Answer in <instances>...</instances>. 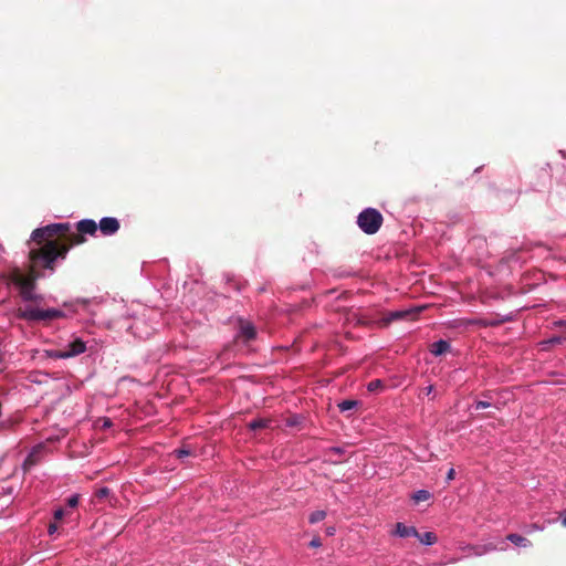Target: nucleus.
Wrapping results in <instances>:
<instances>
[{
	"instance_id": "f257e3e1",
	"label": "nucleus",
	"mask_w": 566,
	"mask_h": 566,
	"mask_svg": "<svg viewBox=\"0 0 566 566\" xmlns=\"http://www.w3.org/2000/svg\"><path fill=\"white\" fill-rule=\"evenodd\" d=\"M36 279L35 269L31 264L27 270L19 265H12L8 271L0 273V281L8 286L17 287L22 301L29 303L18 308L17 317L29 323H49L67 317V313L60 308H41L31 304H41L44 300L42 294L35 292Z\"/></svg>"
},
{
	"instance_id": "f03ea898",
	"label": "nucleus",
	"mask_w": 566,
	"mask_h": 566,
	"mask_svg": "<svg viewBox=\"0 0 566 566\" xmlns=\"http://www.w3.org/2000/svg\"><path fill=\"white\" fill-rule=\"evenodd\" d=\"M69 229V223H51L45 227L35 229L31 234V240L41 244L45 241L41 249L30 248L29 259L31 262H42L44 268L53 269V263L59 259H64L67 253V248L60 247L56 241L50 238L56 235L59 232Z\"/></svg>"
},
{
	"instance_id": "7ed1b4c3",
	"label": "nucleus",
	"mask_w": 566,
	"mask_h": 566,
	"mask_svg": "<svg viewBox=\"0 0 566 566\" xmlns=\"http://www.w3.org/2000/svg\"><path fill=\"white\" fill-rule=\"evenodd\" d=\"M381 213L374 208L364 209L357 217L359 229L366 234H375L382 224Z\"/></svg>"
},
{
	"instance_id": "20e7f679",
	"label": "nucleus",
	"mask_w": 566,
	"mask_h": 566,
	"mask_svg": "<svg viewBox=\"0 0 566 566\" xmlns=\"http://www.w3.org/2000/svg\"><path fill=\"white\" fill-rule=\"evenodd\" d=\"M127 329L137 338L145 339L148 338L153 332L156 329L155 326L148 325L140 318L134 319L133 324H130Z\"/></svg>"
},
{
	"instance_id": "39448f33",
	"label": "nucleus",
	"mask_w": 566,
	"mask_h": 566,
	"mask_svg": "<svg viewBox=\"0 0 566 566\" xmlns=\"http://www.w3.org/2000/svg\"><path fill=\"white\" fill-rule=\"evenodd\" d=\"M67 358L76 357L86 352V342L81 337L72 336V339L64 346Z\"/></svg>"
},
{
	"instance_id": "423d86ee",
	"label": "nucleus",
	"mask_w": 566,
	"mask_h": 566,
	"mask_svg": "<svg viewBox=\"0 0 566 566\" xmlns=\"http://www.w3.org/2000/svg\"><path fill=\"white\" fill-rule=\"evenodd\" d=\"M104 235H113L119 230V221L114 217H104L97 224Z\"/></svg>"
},
{
	"instance_id": "0eeeda50",
	"label": "nucleus",
	"mask_w": 566,
	"mask_h": 566,
	"mask_svg": "<svg viewBox=\"0 0 566 566\" xmlns=\"http://www.w3.org/2000/svg\"><path fill=\"white\" fill-rule=\"evenodd\" d=\"M413 311L412 310H401V311H392L389 312L386 316H384L380 321L382 326L389 325L391 322L400 321L409 316Z\"/></svg>"
},
{
	"instance_id": "6e6552de",
	"label": "nucleus",
	"mask_w": 566,
	"mask_h": 566,
	"mask_svg": "<svg viewBox=\"0 0 566 566\" xmlns=\"http://www.w3.org/2000/svg\"><path fill=\"white\" fill-rule=\"evenodd\" d=\"M392 535L405 538L418 536V531L415 526H407L406 524L398 522L395 526Z\"/></svg>"
},
{
	"instance_id": "1a4fd4ad",
	"label": "nucleus",
	"mask_w": 566,
	"mask_h": 566,
	"mask_svg": "<svg viewBox=\"0 0 566 566\" xmlns=\"http://www.w3.org/2000/svg\"><path fill=\"white\" fill-rule=\"evenodd\" d=\"M80 233L94 235L98 229L97 223L92 219H83L76 224Z\"/></svg>"
},
{
	"instance_id": "9d476101",
	"label": "nucleus",
	"mask_w": 566,
	"mask_h": 566,
	"mask_svg": "<svg viewBox=\"0 0 566 566\" xmlns=\"http://www.w3.org/2000/svg\"><path fill=\"white\" fill-rule=\"evenodd\" d=\"M462 551L468 552L469 555L482 556L488 552L495 549L492 544L489 545H465L461 547Z\"/></svg>"
},
{
	"instance_id": "9b49d317",
	"label": "nucleus",
	"mask_w": 566,
	"mask_h": 566,
	"mask_svg": "<svg viewBox=\"0 0 566 566\" xmlns=\"http://www.w3.org/2000/svg\"><path fill=\"white\" fill-rule=\"evenodd\" d=\"M450 343L444 339H439L431 344L430 346V353L433 356H441L450 350Z\"/></svg>"
},
{
	"instance_id": "f8f14e48",
	"label": "nucleus",
	"mask_w": 566,
	"mask_h": 566,
	"mask_svg": "<svg viewBox=\"0 0 566 566\" xmlns=\"http://www.w3.org/2000/svg\"><path fill=\"white\" fill-rule=\"evenodd\" d=\"M239 335L245 340H251L256 336L255 327L249 322H241Z\"/></svg>"
},
{
	"instance_id": "ddd939ff",
	"label": "nucleus",
	"mask_w": 566,
	"mask_h": 566,
	"mask_svg": "<svg viewBox=\"0 0 566 566\" xmlns=\"http://www.w3.org/2000/svg\"><path fill=\"white\" fill-rule=\"evenodd\" d=\"M506 539L510 541L512 544H514L517 547L528 548L532 546V542L528 538H526L520 534H515V533L509 534L506 536Z\"/></svg>"
},
{
	"instance_id": "4468645a",
	"label": "nucleus",
	"mask_w": 566,
	"mask_h": 566,
	"mask_svg": "<svg viewBox=\"0 0 566 566\" xmlns=\"http://www.w3.org/2000/svg\"><path fill=\"white\" fill-rule=\"evenodd\" d=\"M40 452H41V447H35L31 450V452L28 454V457L25 458V460L23 462V467L25 470L32 468L33 465H35L38 463Z\"/></svg>"
},
{
	"instance_id": "2eb2a0df",
	"label": "nucleus",
	"mask_w": 566,
	"mask_h": 566,
	"mask_svg": "<svg viewBox=\"0 0 566 566\" xmlns=\"http://www.w3.org/2000/svg\"><path fill=\"white\" fill-rule=\"evenodd\" d=\"M423 545L430 546L437 542V535L433 532H426L416 536Z\"/></svg>"
},
{
	"instance_id": "dca6fc26",
	"label": "nucleus",
	"mask_w": 566,
	"mask_h": 566,
	"mask_svg": "<svg viewBox=\"0 0 566 566\" xmlns=\"http://www.w3.org/2000/svg\"><path fill=\"white\" fill-rule=\"evenodd\" d=\"M45 355L52 359H69L64 348L62 349H48Z\"/></svg>"
},
{
	"instance_id": "f3484780",
	"label": "nucleus",
	"mask_w": 566,
	"mask_h": 566,
	"mask_svg": "<svg viewBox=\"0 0 566 566\" xmlns=\"http://www.w3.org/2000/svg\"><path fill=\"white\" fill-rule=\"evenodd\" d=\"M358 406L357 400L346 399L338 403V408L342 412L355 409Z\"/></svg>"
},
{
	"instance_id": "a211bd4d",
	"label": "nucleus",
	"mask_w": 566,
	"mask_h": 566,
	"mask_svg": "<svg viewBox=\"0 0 566 566\" xmlns=\"http://www.w3.org/2000/svg\"><path fill=\"white\" fill-rule=\"evenodd\" d=\"M269 423H270V420L264 419V418H258V419L252 420L249 423V427L252 430H256V429H262V428L269 427Z\"/></svg>"
},
{
	"instance_id": "6ab92c4d",
	"label": "nucleus",
	"mask_w": 566,
	"mask_h": 566,
	"mask_svg": "<svg viewBox=\"0 0 566 566\" xmlns=\"http://www.w3.org/2000/svg\"><path fill=\"white\" fill-rule=\"evenodd\" d=\"M431 497V493L427 490H418L416 493H413L412 495V500L416 502V503H419V502H423V501H427Z\"/></svg>"
},
{
	"instance_id": "aec40b11",
	"label": "nucleus",
	"mask_w": 566,
	"mask_h": 566,
	"mask_svg": "<svg viewBox=\"0 0 566 566\" xmlns=\"http://www.w3.org/2000/svg\"><path fill=\"white\" fill-rule=\"evenodd\" d=\"M325 517H326V512L323 510H317V511H314L313 513H311V515L308 517V522L311 524H316V523L323 521Z\"/></svg>"
},
{
	"instance_id": "412c9836",
	"label": "nucleus",
	"mask_w": 566,
	"mask_h": 566,
	"mask_svg": "<svg viewBox=\"0 0 566 566\" xmlns=\"http://www.w3.org/2000/svg\"><path fill=\"white\" fill-rule=\"evenodd\" d=\"M384 388V382L380 379H374L367 385V389L370 392L377 391Z\"/></svg>"
},
{
	"instance_id": "4be33fe9",
	"label": "nucleus",
	"mask_w": 566,
	"mask_h": 566,
	"mask_svg": "<svg viewBox=\"0 0 566 566\" xmlns=\"http://www.w3.org/2000/svg\"><path fill=\"white\" fill-rule=\"evenodd\" d=\"M564 342V338L560 337V336H553L551 338H548L547 340H544L542 342V346L543 347H546V346H552V345H555V344H562Z\"/></svg>"
},
{
	"instance_id": "5701e85b",
	"label": "nucleus",
	"mask_w": 566,
	"mask_h": 566,
	"mask_svg": "<svg viewBox=\"0 0 566 566\" xmlns=\"http://www.w3.org/2000/svg\"><path fill=\"white\" fill-rule=\"evenodd\" d=\"M80 303L85 305L86 301L85 300H77L75 303H73V302H70V303L69 302H64L63 306L65 308H67L70 313H75L76 312L75 304H80Z\"/></svg>"
},
{
	"instance_id": "b1692460",
	"label": "nucleus",
	"mask_w": 566,
	"mask_h": 566,
	"mask_svg": "<svg viewBox=\"0 0 566 566\" xmlns=\"http://www.w3.org/2000/svg\"><path fill=\"white\" fill-rule=\"evenodd\" d=\"M80 495L78 494H72L67 501L66 504L70 509H74L78 505Z\"/></svg>"
},
{
	"instance_id": "393cba45",
	"label": "nucleus",
	"mask_w": 566,
	"mask_h": 566,
	"mask_svg": "<svg viewBox=\"0 0 566 566\" xmlns=\"http://www.w3.org/2000/svg\"><path fill=\"white\" fill-rule=\"evenodd\" d=\"M108 494H109V489H108V488H106V486L101 488V489H98V490L96 491V496H97L98 499H104V497L108 496Z\"/></svg>"
},
{
	"instance_id": "a878e982",
	"label": "nucleus",
	"mask_w": 566,
	"mask_h": 566,
	"mask_svg": "<svg viewBox=\"0 0 566 566\" xmlns=\"http://www.w3.org/2000/svg\"><path fill=\"white\" fill-rule=\"evenodd\" d=\"M65 514H66V512H65V510H64V509H62V507H57V509L54 511L53 516H54V518H55L56 521H59V520H62V518L65 516Z\"/></svg>"
},
{
	"instance_id": "bb28decb",
	"label": "nucleus",
	"mask_w": 566,
	"mask_h": 566,
	"mask_svg": "<svg viewBox=\"0 0 566 566\" xmlns=\"http://www.w3.org/2000/svg\"><path fill=\"white\" fill-rule=\"evenodd\" d=\"M491 403L489 401L479 400L474 403V408L476 410L489 408Z\"/></svg>"
},
{
	"instance_id": "cd10ccee",
	"label": "nucleus",
	"mask_w": 566,
	"mask_h": 566,
	"mask_svg": "<svg viewBox=\"0 0 566 566\" xmlns=\"http://www.w3.org/2000/svg\"><path fill=\"white\" fill-rule=\"evenodd\" d=\"M175 453L178 459H182L188 457L190 454V451L187 449H178L175 451Z\"/></svg>"
},
{
	"instance_id": "c85d7f7f",
	"label": "nucleus",
	"mask_w": 566,
	"mask_h": 566,
	"mask_svg": "<svg viewBox=\"0 0 566 566\" xmlns=\"http://www.w3.org/2000/svg\"><path fill=\"white\" fill-rule=\"evenodd\" d=\"M322 545V542L318 537H314L311 542H310V546L311 547H314V548H317V547H321Z\"/></svg>"
},
{
	"instance_id": "c756f323",
	"label": "nucleus",
	"mask_w": 566,
	"mask_h": 566,
	"mask_svg": "<svg viewBox=\"0 0 566 566\" xmlns=\"http://www.w3.org/2000/svg\"><path fill=\"white\" fill-rule=\"evenodd\" d=\"M454 475H455V471L453 468L449 469L448 473H447V482H450L454 479Z\"/></svg>"
},
{
	"instance_id": "7c9ffc66",
	"label": "nucleus",
	"mask_w": 566,
	"mask_h": 566,
	"mask_svg": "<svg viewBox=\"0 0 566 566\" xmlns=\"http://www.w3.org/2000/svg\"><path fill=\"white\" fill-rule=\"evenodd\" d=\"M57 531V525L55 523H51L48 527V532L50 535H53Z\"/></svg>"
},
{
	"instance_id": "2f4dec72",
	"label": "nucleus",
	"mask_w": 566,
	"mask_h": 566,
	"mask_svg": "<svg viewBox=\"0 0 566 566\" xmlns=\"http://www.w3.org/2000/svg\"><path fill=\"white\" fill-rule=\"evenodd\" d=\"M554 325L556 327H560V328L566 331V321H564V319H559V321L554 322Z\"/></svg>"
},
{
	"instance_id": "473e14b6",
	"label": "nucleus",
	"mask_w": 566,
	"mask_h": 566,
	"mask_svg": "<svg viewBox=\"0 0 566 566\" xmlns=\"http://www.w3.org/2000/svg\"><path fill=\"white\" fill-rule=\"evenodd\" d=\"M433 389H434L433 385H429L423 390H424L426 395H431Z\"/></svg>"
},
{
	"instance_id": "72a5a7b5",
	"label": "nucleus",
	"mask_w": 566,
	"mask_h": 566,
	"mask_svg": "<svg viewBox=\"0 0 566 566\" xmlns=\"http://www.w3.org/2000/svg\"><path fill=\"white\" fill-rule=\"evenodd\" d=\"M334 532H335L334 527H328L327 528V535H334Z\"/></svg>"
},
{
	"instance_id": "f704fd0d",
	"label": "nucleus",
	"mask_w": 566,
	"mask_h": 566,
	"mask_svg": "<svg viewBox=\"0 0 566 566\" xmlns=\"http://www.w3.org/2000/svg\"><path fill=\"white\" fill-rule=\"evenodd\" d=\"M333 450L337 453H342V449L340 448H333Z\"/></svg>"
},
{
	"instance_id": "c9c22d12",
	"label": "nucleus",
	"mask_w": 566,
	"mask_h": 566,
	"mask_svg": "<svg viewBox=\"0 0 566 566\" xmlns=\"http://www.w3.org/2000/svg\"><path fill=\"white\" fill-rule=\"evenodd\" d=\"M562 523L564 526H566V515L563 517Z\"/></svg>"
},
{
	"instance_id": "e433bc0d",
	"label": "nucleus",
	"mask_w": 566,
	"mask_h": 566,
	"mask_svg": "<svg viewBox=\"0 0 566 566\" xmlns=\"http://www.w3.org/2000/svg\"><path fill=\"white\" fill-rule=\"evenodd\" d=\"M105 427H108L111 426V421L109 420H106L105 423H104Z\"/></svg>"
},
{
	"instance_id": "4c0bfd02",
	"label": "nucleus",
	"mask_w": 566,
	"mask_h": 566,
	"mask_svg": "<svg viewBox=\"0 0 566 566\" xmlns=\"http://www.w3.org/2000/svg\"><path fill=\"white\" fill-rule=\"evenodd\" d=\"M0 249H2V245L0 244Z\"/></svg>"
}]
</instances>
